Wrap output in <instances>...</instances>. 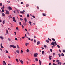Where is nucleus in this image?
Returning a JSON list of instances; mask_svg holds the SVG:
<instances>
[{"instance_id": "nucleus-13", "label": "nucleus", "mask_w": 65, "mask_h": 65, "mask_svg": "<svg viewBox=\"0 0 65 65\" xmlns=\"http://www.w3.org/2000/svg\"><path fill=\"white\" fill-rule=\"evenodd\" d=\"M51 44H52V45H55V43L54 42V41L52 43H51Z\"/></svg>"}, {"instance_id": "nucleus-18", "label": "nucleus", "mask_w": 65, "mask_h": 65, "mask_svg": "<svg viewBox=\"0 0 65 65\" xmlns=\"http://www.w3.org/2000/svg\"><path fill=\"white\" fill-rule=\"evenodd\" d=\"M24 21L25 22H27V19H26V18H24Z\"/></svg>"}, {"instance_id": "nucleus-58", "label": "nucleus", "mask_w": 65, "mask_h": 65, "mask_svg": "<svg viewBox=\"0 0 65 65\" xmlns=\"http://www.w3.org/2000/svg\"><path fill=\"white\" fill-rule=\"evenodd\" d=\"M27 34H28V35H29V33L27 31Z\"/></svg>"}, {"instance_id": "nucleus-63", "label": "nucleus", "mask_w": 65, "mask_h": 65, "mask_svg": "<svg viewBox=\"0 0 65 65\" xmlns=\"http://www.w3.org/2000/svg\"><path fill=\"white\" fill-rule=\"evenodd\" d=\"M55 53H54L53 54V56H55Z\"/></svg>"}, {"instance_id": "nucleus-40", "label": "nucleus", "mask_w": 65, "mask_h": 65, "mask_svg": "<svg viewBox=\"0 0 65 65\" xmlns=\"http://www.w3.org/2000/svg\"><path fill=\"white\" fill-rule=\"evenodd\" d=\"M8 29L9 31H10L11 30V29L9 28H8Z\"/></svg>"}, {"instance_id": "nucleus-22", "label": "nucleus", "mask_w": 65, "mask_h": 65, "mask_svg": "<svg viewBox=\"0 0 65 65\" xmlns=\"http://www.w3.org/2000/svg\"><path fill=\"white\" fill-rule=\"evenodd\" d=\"M43 16H46V14H45L43 13Z\"/></svg>"}, {"instance_id": "nucleus-47", "label": "nucleus", "mask_w": 65, "mask_h": 65, "mask_svg": "<svg viewBox=\"0 0 65 65\" xmlns=\"http://www.w3.org/2000/svg\"><path fill=\"white\" fill-rule=\"evenodd\" d=\"M16 29L17 30H19V28L18 27H16Z\"/></svg>"}, {"instance_id": "nucleus-24", "label": "nucleus", "mask_w": 65, "mask_h": 65, "mask_svg": "<svg viewBox=\"0 0 65 65\" xmlns=\"http://www.w3.org/2000/svg\"><path fill=\"white\" fill-rule=\"evenodd\" d=\"M57 46L58 48H60V46L58 45H57Z\"/></svg>"}, {"instance_id": "nucleus-56", "label": "nucleus", "mask_w": 65, "mask_h": 65, "mask_svg": "<svg viewBox=\"0 0 65 65\" xmlns=\"http://www.w3.org/2000/svg\"><path fill=\"white\" fill-rule=\"evenodd\" d=\"M50 51H51V52H53V50H52V49H50Z\"/></svg>"}, {"instance_id": "nucleus-52", "label": "nucleus", "mask_w": 65, "mask_h": 65, "mask_svg": "<svg viewBox=\"0 0 65 65\" xmlns=\"http://www.w3.org/2000/svg\"><path fill=\"white\" fill-rule=\"evenodd\" d=\"M1 47H2V48H4V47H3V46H1Z\"/></svg>"}, {"instance_id": "nucleus-51", "label": "nucleus", "mask_w": 65, "mask_h": 65, "mask_svg": "<svg viewBox=\"0 0 65 65\" xmlns=\"http://www.w3.org/2000/svg\"><path fill=\"white\" fill-rule=\"evenodd\" d=\"M22 27L23 28H24V26H23V24L22 25Z\"/></svg>"}, {"instance_id": "nucleus-1", "label": "nucleus", "mask_w": 65, "mask_h": 65, "mask_svg": "<svg viewBox=\"0 0 65 65\" xmlns=\"http://www.w3.org/2000/svg\"><path fill=\"white\" fill-rule=\"evenodd\" d=\"M37 55H38V53H36L34 54V56L35 58H36L37 56Z\"/></svg>"}, {"instance_id": "nucleus-61", "label": "nucleus", "mask_w": 65, "mask_h": 65, "mask_svg": "<svg viewBox=\"0 0 65 65\" xmlns=\"http://www.w3.org/2000/svg\"><path fill=\"white\" fill-rule=\"evenodd\" d=\"M33 18H35V17L34 15H32V16Z\"/></svg>"}, {"instance_id": "nucleus-2", "label": "nucleus", "mask_w": 65, "mask_h": 65, "mask_svg": "<svg viewBox=\"0 0 65 65\" xmlns=\"http://www.w3.org/2000/svg\"><path fill=\"white\" fill-rule=\"evenodd\" d=\"M14 22H16V20H15V17H14L12 18Z\"/></svg>"}, {"instance_id": "nucleus-17", "label": "nucleus", "mask_w": 65, "mask_h": 65, "mask_svg": "<svg viewBox=\"0 0 65 65\" xmlns=\"http://www.w3.org/2000/svg\"><path fill=\"white\" fill-rule=\"evenodd\" d=\"M61 56H62V57L64 56V54H63V53H61Z\"/></svg>"}, {"instance_id": "nucleus-25", "label": "nucleus", "mask_w": 65, "mask_h": 65, "mask_svg": "<svg viewBox=\"0 0 65 65\" xmlns=\"http://www.w3.org/2000/svg\"><path fill=\"white\" fill-rule=\"evenodd\" d=\"M46 41L47 43H48L49 42V41L48 40H46Z\"/></svg>"}, {"instance_id": "nucleus-7", "label": "nucleus", "mask_w": 65, "mask_h": 65, "mask_svg": "<svg viewBox=\"0 0 65 65\" xmlns=\"http://www.w3.org/2000/svg\"><path fill=\"white\" fill-rule=\"evenodd\" d=\"M8 8L9 10H12V8L11 7H8Z\"/></svg>"}, {"instance_id": "nucleus-57", "label": "nucleus", "mask_w": 65, "mask_h": 65, "mask_svg": "<svg viewBox=\"0 0 65 65\" xmlns=\"http://www.w3.org/2000/svg\"><path fill=\"white\" fill-rule=\"evenodd\" d=\"M19 16H20L21 18H22V16L21 15H20Z\"/></svg>"}, {"instance_id": "nucleus-39", "label": "nucleus", "mask_w": 65, "mask_h": 65, "mask_svg": "<svg viewBox=\"0 0 65 65\" xmlns=\"http://www.w3.org/2000/svg\"><path fill=\"white\" fill-rule=\"evenodd\" d=\"M58 55L59 57H61V54H58Z\"/></svg>"}, {"instance_id": "nucleus-19", "label": "nucleus", "mask_w": 65, "mask_h": 65, "mask_svg": "<svg viewBox=\"0 0 65 65\" xmlns=\"http://www.w3.org/2000/svg\"><path fill=\"white\" fill-rule=\"evenodd\" d=\"M29 43H25V45L26 46H27L28 45H29Z\"/></svg>"}, {"instance_id": "nucleus-46", "label": "nucleus", "mask_w": 65, "mask_h": 65, "mask_svg": "<svg viewBox=\"0 0 65 65\" xmlns=\"http://www.w3.org/2000/svg\"><path fill=\"white\" fill-rule=\"evenodd\" d=\"M4 21H3V24H5V22H4Z\"/></svg>"}, {"instance_id": "nucleus-32", "label": "nucleus", "mask_w": 65, "mask_h": 65, "mask_svg": "<svg viewBox=\"0 0 65 65\" xmlns=\"http://www.w3.org/2000/svg\"><path fill=\"white\" fill-rule=\"evenodd\" d=\"M20 13H22V14H24V13L23 12L20 11Z\"/></svg>"}, {"instance_id": "nucleus-21", "label": "nucleus", "mask_w": 65, "mask_h": 65, "mask_svg": "<svg viewBox=\"0 0 65 65\" xmlns=\"http://www.w3.org/2000/svg\"><path fill=\"white\" fill-rule=\"evenodd\" d=\"M35 60L37 62L38 61V59L37 58H35Z\"/></svg>"}, {"instance_id": "nucleus-34", "label": "nucleus", "mask_w": 65, "mask_h": 65, "mask_svg": "<svg viewBox=\"0 0 65 65\" xmlns=\"http://www.w3.org/2000/svg\"><path fill=\"white\" fill-rule=\"evenodd\" d=\"M52 39L53 41H55V39H54V38H52Z\"/></svg>"}, {"instance_id": "nucleus-29", "label": "nucleus", "mask_w": 65, "mask_h": 65, "mask_svg": "<svg viewBox=\"0 0 65 65\" xmlns=\"http://www.w3.org/2000/svg\"><path fill=\"white\" fill-rule=\"evenodd\" d=\"M26 7H28V6H29V4H27L26 5Z\"/></svg>"}, {"instance_id": "nucleus-44", "label": "nucleus", "mask_w": 65, "mask_h": 65, "mask_svg": "<svg viewBox=\"0 0 65 65\" xmlns=\"http://www.w3.org/2000/svg\"><path fill=\"white\" fill-rule=\"evenodd\" d=\"M44 51H42V54H44Z\"/></svg>"}, {"instance_id": "nucleus-15", "label": "nucleus", "mask_w": 65, "mask_h": 65, "mask_svg": "<svg viewBox=\"0 0 65 65\" xmlns=\"http://www.w3.org/2000/svg\"><path fill=\"white\" fill-rule=\"evenodd\" d=\"M2 16H3V17H5V14L4 13H3L2 14Z\"/></svg>"}, {"instance_id": "nucleus-37", "label": "nucleus", "mask_w": 65, "mask_h": 65, "mask_svg": "<svg viewBox=\"0 0 65 65\" xmlns=\"http://www.w3.org/2000/svg\"><path fill=\"white\" fill-rule=\"evenodd\" d=\"M2 3H0V6H2Z\"/></svg>"}, {"instance_id": "nucleus-62", "label": "nucleus", "mask_w": 65, "mask_h": 65, "mask_svg": "<svg viewBox=\"0 0 65 65\" xmlns=\"http://www.w3.org/2000/svg\"><path fill=\"white\" fill-rule=\"evenodd\" d=\"M63 53H65V50H63Z\"/></svg>"}, {"instance_id": "nucleus-23", "label": "nucleus", "mask_w": 65, "mask_h": 65, "mask_svg": "<svg viewBox=\"0 0 65 65\" xmlns=\"http://www.w3.org/2000/svg\"><path fill=\"white\" fill-rule=\"evenodd\" d=\"M13 48H16V46H14V45H13Z\"/></svg>"}, {"instance_id": "nucleus-12", "label": "nucleus", "mask_w": 65, "mask_h": 65, "mask_svg": "<svg viewBox=\"0 0 65 65\" xmlns=\"http://www.w3.org/2000/svg\"><path fill=\"white\" fill-rule=\"evenodd\" d=\"M8 17L9 19H11V18H12L11 16L10 15H9L8 16Z\"/></svg>"}, {"instance_id": "nucleus-36", "label": "nucleus", "mask_w": 65, "mask_h": 65, "mask_svg": "<svg viewBox=\"0 0 65 65\" xmlns=\"http://www.w3.org/2000/svg\"><path fill=\"white\" fill-rule=\"evenodd\" d=\"M26 51L27 53H28L29 52V49H27L26 50Z\"/></svg>"}, {"instance_id": "nucleus-6", "label": "nucleus", "mask_w": 65, "mask_h": 65, "mask_svg": "<svg viewBox=\"0 0 65 65\" xmlns=\"http://www.w3.org/2000/svg\"><path fill=\"white\" fill-rule=\"evenodd\" d=\"M3 7L1 8V9L2 10H4V6L3 5Z\"/></svg>"}, {"instance_id": "nucleus-33", "label": "nucleus", "mask_w": 65, "mask_h": 65, "mask_svg": "<svg viewBox=\"0 0 65 65\" xmlns=\"http://www.w3.org/2000/svg\"><path fill=\"white\" fill-rule=\"evenodd\" d=\"M44 47L46 48V47H47V46H46V45H44Z\"/></svg>"}, {"instance_id": "nucleus-28", "label": "nucleus", "mask_w": 65, "mask_h": 65, "mask_svg": "<svg viewBox=\"0 0 65 65\" xmlns=\"http://www.w3.org/2000/svg\"><path fill=\"white\" fill-rule=\"evenodd\" d=\"M5 51H6V53L8 54V51L7 50H6Z\"/></svg>"}, {"instance_id": "nucleus-55", "label": "nucleus", "mask_w": 65, "mask_h": 65, "mask_svg": "<svg viewBox=\"0 0 65 65\" xmlns=\"http://www.w3.org/2000/svg\"><path fill=\"white\" fill-rule=\"evenodd\" d=\"M21 4H24V2H21Z\"/></svg>"}, {"instance_id": "nucleus-27", "label": "nucleus", "mask_w": 65, "mask_h": 65, "mask_svg": "<svg viewBox=\"0 0 65 65\" xmlns=\"http://www.w3.org/2000/svg\"><path fill=\"white\" fill-rule=\"evenodd\" d=\"M18 59L17 58L16 59V61L17 62H18Z\"/></svg>"}, {"instance_id": "nucleus-3", "label": "nucleus", "mask_w": 65, "mask_h": 65, "mask_svg": "<svg viewBox=\"0 0 65 65\" xmlns=\"http://www.w3.org/2000/svg\"><path fill=\"white\" fill-rule=\"evenodd\" d=\"M9 11L6 10V14H9Z\"/></svg>"}, {"instance_id": "nucleus-9", "label": "nucleus", "mask_w": 65, "mask_h": 65, "mask_svg": "<svg viewBox=\"0 0 65 65\" xmlns=\"http://www.w3.org/2000/svg\"><path fill=\"white\" fill-rule=\"evenodd\" d=\"M23 25L24 26H26V25H27L26 22H25L24 23H23Z\"/></svg>"}, {"instance_id": "nucleus-10", "label": "nucleus", "mask_w": 65, "mask_h": 65, "mask_svg": "<svg viewBox=\"0 0 65 65\" xmlns=\"http://www.w3.org/2000/svg\"><path fill=\"white\" fill-rule=\"evenodd\" d=\"M51 57H52V56H50L49 57V58L50 59V60H52V58H51Z\"/></svg>"}, {"instance_id": "nucleus-16", "label": "nucleus", "mask_w": 65, "mask_h": 65, "mask_svg": "<svg viewBox=\"0 0 65 65\" xmlns=\"http://www.w3.org/2000/svg\"><path fill=\"white\" fill-rule=\"evenodd\" d=\"M6 34H8V31L7 29H6Z\"/></svg>"}, {"instance_id": "nucleus-11", "label": "nucleus", "mask_w": 65, "mask_h": 65, "mask_svg": "<svg viewBox=\"0 0 65 65\" xmlns=\"http://www.w3.org/2000/svg\"><path fill=\"white\" fill-rule=\"evenodd\" d=\"M40 44V41H38L37 43V44L38 45Z\"/></svg>"}, {"instance_id": "nucleus-35", "label": "nucleus", "mask_w": 65, "mask_h": 65, "mask_svg": "<svg viewBox=\"0 0 65 65\" xmlns=\"http://www.w3.org/2000/svg\"><path fill=\"white\" fill-rule=\"evenodd\" d=\"M56 62H60V60H56Z\"/></svg>"}, {"instance_id": "nucleus-5", "label": "nucleus", "mask_w": 65, "mask_h": 65, "mask_svg": "<svg viewBox=\"0 0 65 65\" xmlns=\"http://www.w3.org/2000/svg\"><path fill=\"white\" fill-rule=\"evenodd\" d=\"M16 53H17V54H19V53H20V51H19V50H17L16 51Z\"/></svg>"}, {"instance_id": "nucleus-53", "label": "nucleus", "mask_w": 65, "mask_h": 65, "mask_svg": "<svg viewBox=\"0 0 65 65\" xmlns=\"http://www.w3.org/2000/svg\"><path fill=\"white\" fill-rule=\"evenodd\" d=\"M27 18H28V17H29V15L28 14L27 16Z\"/></svg>"}, {"instance_id": "nucleus-26", "label": "nucleus", "mask_w": 65, "mask_h": 65, "mask_svg": "<svg viewBox=\"0 0 65 65\" xmlns=\"http://www.w3.org/2000/svg\"><path fill=\"white\" fill-rule=\"evenodd\" d=\"M3 64H6V62H5V61H3Z\"/></svg>"}, {"instance_id": "nucleus-49", "label": "nucleus", "mask_w": 65, "mask_h": 65, "mask_svg": "<svg viewBox=\"0 0 65 65\" xmlns=\"http://www.w3.org/2000/svg\"><path fill=\"white\" fill-rule=\"evenodd\" d=\"M15 40H18V39L17 38H15Z\"/></svg>"}, {"instance_id": "nucleus-54", "label": "nucleus", "mask_w": 65, "mask_h": 65, "mask_svg": "<svg viewBox=\"0 0 65 65\" xmlns=\"http://www.w3.org/2000/svg\"><path fill=\"white\" fill-rule=\"evenodd\" d=\"M53 65H57V64H55V63H53Z\"/></svg>"}, {"instance_id": "nucleus-41", "label": "nucleus", "mask_w": 65, "mask_h": 65, "mask_svg": "<svg viewBox=\"0 0 65 65\" xmlns=\"http://www.w3.org/2000/svg\"><path fill=\"white\" fill-rule=\"evenodd\" d=\"M39 7L38 6L37 7V9H39Z\"/></svg>"}, {"instance_id": "nucleus-20", "label": "nucleus", "mask_w": 65, "mask_h": 65, "mask_svg": "<svg viewBox=\"0 0 65 65\" xmlns=\"http://www.w3.org/2000/svg\"><path fill=\"white\" fill-rule=\"evenodd\" d=\"M39 62L40 64L41 65V61H40V60H39Z\"/></svg>"}, {"instance_id": "nucleus-48", "label": "nucleus", "mask_w": 65, "mask_h": 65, "mask_svg": "<svg viewBox=\"0 0 65 65\" xmlns=\"http://www.w3.org/2000/svg\"><path fill=\"white\" fill-rule=\"evenodd\" d=\"M41 48H42V50H44V48L43 47H41Z\"/></svg>"}, {"instance_id": "nucleus-45", "label": "nucleus", "mask_w": 65, "mask_h": 65, "mask_svg": "<svg viewBox=\"0 0 65 65\" xmlns=\"http://www.w3.org/2000/svg\"><path fill=\"white\" fill-rule=\"evenodd\" d=\"M20 20H21V21H23V19L21 18H20Z\"/></svg>"}, {"instance_id": "nucleus-38", "label": "nucleus", "mask_w": 65, "mask_h": 65, "mask_svg": "<svg viewBox=\"0 0 65 65\" xmlns=\"http://www.w3.org/2000/svg\"><path fill=\"white\" fill-rule=\"evenodd\" d=\"M48 39L49 40H50V41H52V39H50L49 38H48Z\"/></svg>"}, {"instance_id": "nucleus-14", "label": "nucleus", "mask_w": 65, "mask_h": 65, "mask_svg": "<svg viewBox=\"0 0 65 65\" xmlns=\"http://www.w3.org/2000/svg\"><path fill=\"white\" fill-rule=\"evenodd\" d=\"M20 62L21 64H23L24 63V62L22 60H21Z\"/></svg>"}, {"instance_id": "nucleus-59", "label": "nucleus", "mask_w": 65, "mask_h": 65, "mask_svg": "<svg viewBox=\"0 0 65 65\" xmlns=\"http://www.w3.org/2000/svg\"><path fill=\"white\" fill-rule=\"evenodd\" d=\"M34 42H35H35H36V40L35 39H34Z\"/></svg>"}, {"instance_id": "nucleus-8", "label": "nucleus", "mask_w": 65, "mask_h": 65, "mask_svg": "<svg viewBox=\"0 0 65 65\" xmlns=\"http://www.w3.org/2000/svg\"><path fill=\"white\" fill-rule=\"evenodd\" d=\"M59 64H60L59 65ZM61 64H62V62H58V64L59 65H61Z\"/></svg>"}, {"instance_id": "nucleus-64", "label": "nucleus", "mask_w": 65, "mask_h": 65, "mask_svg": "<svg viewBox=\"0 0 65 65\" xmlns=\"http://www.w3.org/2000/svg\"><path fill=\"white\" fill-rule=\"evenodd\" d=\"M63 65H65V63H64H64H63Z\"/></svg>"}, {"instance_id": "nucleus-31", "label": "nucleus", "mask_w": 65, "mask_h": 65, "mask_svg": "<svg viewBox=\"0 0 65 65\" xmlns=\"http://www.w3.org/2000/svg\"><path fill=\"white\" fill-rule=\"evenodd\" d=\"M17 47L18 48H20V47H19V46L18 45H17Z\"/></svg>"}, {"instance_id": "nucleus-42", "label": "nucleus", "mask_w": 65, "mask_h": 65, "mask_svg": "<svg viewBox=\"0 0 65 65\" xmlns=\"http://www.w3.org/2000/svg\"><path fill=\"white\" fill-rule=\"evenodd\" d=\"M19 25H21V22H19Z\"/></svg>"}, {"instance_id": "nucleus-43", "label": "nucleus", "mask_w": 65, "mask_h": 65, "mask_svg": "<svg viewBox=\"0 0 65 65\" xmlns=\"http://www.w3.org/2000/svg\"><path fill=\"white\" fill-rule=\"evenodd\" d=\"M28 23H29V24H31V23H32V22H31L29 21L28 22Z\"/></svg>"}, {"instance_id": "nucleus-60", "label": "nucleus", "mask_w": 65, "mask_h": 65, "mask_svg": "<svg viewBox=\"0 0 65 65\" xmlns=\"http://www.w3.org/2000/svg\"><path fill=\"white\" fill-rule=\"evenodd\" d=\"M8 39L9 40V41H10L11 40L9 38H8Z\"/></svg>"}, {"instance_id": "nucleus-50", "label": "nucleus", "mask_w": 65, "mask_h": 65, "mask_svg": "<svg viewBox=\"0 0 65 65\" xmlns=\"http://www.w3.org/2000/svg\"><path fill=\"white\" fill-rule=\"evenodd\" d=\"M2 11L3 12H4V10H2Z\"/></svg>"}, {"instance_id": "nucleus-4", "label": "nucleus", "mask_w": 65, "mask_h": 65, "mask_svg": "<svg viewBox=\"0 0 65 65\" xmlns=\"http://www.w3.org/2000/svg\"><path fill=\"white\" fill-rule=\"evenodd\" d=\"M0 38L2 40H3L4 39V38L2 36H0Z\"/></svg>"}, {"instance_id": "nucleus-30", "label": "nucleus", "mask_w": 65, "mask_h": 65, "mask_svg": "<svg viewBox=\"0 0 65 65\" xmlns=\"http://www.w3.org/2000/svg\"><path fill=\"white\" fill-rule=\"evenodd\" d=\"M10 47H13V46L12 45H11L10 46Z\"/></svg>"}]
</instances>
